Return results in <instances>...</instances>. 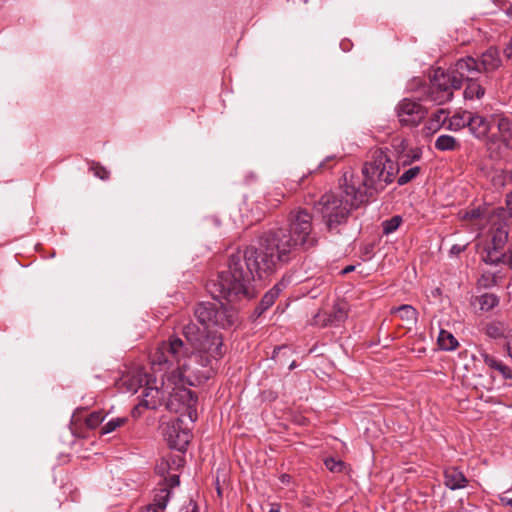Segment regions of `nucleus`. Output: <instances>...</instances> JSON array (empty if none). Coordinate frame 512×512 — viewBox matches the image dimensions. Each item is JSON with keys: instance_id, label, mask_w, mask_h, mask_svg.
<instances>
[{"instance_id": "1", "label": "nucleus", "mask_w": 512, "mask_h": 512, "mask_svg": "<svg viewBox=\"0 0 512 512\" xmlns=\"http://www.w3.org/2000/svg\"><path fill=\"white\" fill-rule=\"evenodd\" d=\"M312 219L308 210L294 208L287 217L288 229H271L260 238L259 247L249 246L232 253L228 269L220 272L217 280L207 286L212 297L231 304L254 298V274L262 277L263 273H272L289 262L299 249L306 250L317 244Z\"/></svg>"}, {"instance_id": "2", "label": "nucleus", "mask_w": 512, "mask_h": 512, "mask_svg": "<svg viewBox=\"0 0 512 512\" xmlns=\"http://www.w3.org/2000/svg\"><path fill=\"white\" fill-rule=\"evenodd\" d=\"M150 363L154 374L161 373L160 387L156 376L148 379L141 389L140 402L133 414L144 407L156 409L165 399L166 408L171 412L188 411L190 422L197 419V397L188 388L204 383L213 376L211 368L200 369L192 362L190 349L183 340L171 336L161 342L150 355Z\"/></svg>"}, {"instance_id": "3", "label": "nucleus", "mask_w": 512, "mask_h": 512, "mask_svg": "<svg viewBox=\"0 0 512 512\" xmlns=\"http://www.w3.org/2000/svg\"><path fill=\"white\" fill-rule=\"evenodd\" d=\"M194 316L202 325L189 322L183 327L186 340L195 350L190 351L192 362L200 369L211 368L213 362L223 356V339L220 334L210 333V327L228 329L238 323V313L233 307H227L221 302H201L194 309Z\"/></svg>"}, {"instance_id": "4", "label": "nucleus", "mask_w": 512, "mask_h": 512, "mask_svg": "<svg viewBox=\"0 0 512 512\" xmlns=\"http://www.w3.org/2000/svg\"><path fill=\"white\" fill-rule=\"evenodd\" d=\"M364 202L365 192L356 191L354 174L346 171L340 191L324 194L315 205V209L321 214L328 230H333L345 223L352 210L357 209Z\"/></svg>"}, {"instance_id": "5", "label": "nucleus", "mask_w": 512, "mask_h": 512, "mask_svg": "<svg viewBox=\"0 0 512 512\" xmlns=\"http://www.w3.org/2000/svg\"><path fill=\"white\" fill-rule=\"evenodd\" d=\"M481 68L477 60L467 56L457 60L448 70L437 68L430 78L429 97L438 104L451 100L453 91L466 81L478 80Z\"/></svg>"}, {"instance_id": "6", "label": "nucleus", "mask_w": 512, "mask_h": 512, "mask_svg": "<svg viewBox=\"0 0 512 512\" xmlns=\"http://www.w3.org/2000/svg\"><path fill=\"white\" fill-rule=\"evenodd\" d=\"M397 169L387 153L382 149L372 152L371 160L362 168L363 178L354 175L356 191L365 192V201L384 190L393 181Z\"/></svg>"}, {"instance_id": "7", "label": "nucleus", "mask_w": 512, "mask_h": 512, "mask_svg": "<svg viewBox=\"0 0 512 512\" xmlns=\"http://www.w3.org/2000/svg\"><path fill=\"white\" fill-rule=\"evenodd\" d=\"M509 224L503 219L493 218L492 226L485 242L481 245V259L489 265L507 264L512 269V257L505 252L508 240Z\"/></svg>"}, {"instance_id": "8", "label": "nucleus", "mask_w": 512, "mask_h": 512, "mask_svg": "<svg viewBox=\"0 0 512 512\" xmlns=\"http://www.w3.org/2000/svg\"><path fill=\"white\" fill-rule=\"evenodd\" d=\"M395 113L402 126L414 127L425 118L427 110L419 102L404 98L396 105Z\"/></svg>"}, {"instance_id": "9", "label": "nucleus", "mask_w": 512, "mask_h": 512, "mask_svg": "<svg viewBox=\"0 0 512 512\" xmlns=\"http://www.w3.org/2000/svg\"><path fill=\"white\" fill-rule=\"evenodd\" d=\"M180 416L171 421L167 426L165 434L168 437L170 445L178 450H183L191 440V432L188 427H184V423L188 417V411L185 408L179 412Z\"/></svg>"}, {"instance_id": "10", "label": "nucleus", "mask_w": 512, "mask_h": 512, "mask_svg": "<svg viewBox=\"0 0 512 512\" xmlns=\"http://www.w3.org/2000/svg\"><path fill=\"white\" fill-rule=\"evenodd\" d=\"M166 484L154 493L153 502L144 507L140 512H164L168 501L171 497V488L179 485V476L176 474L169 475L165 478Z\"/></svg>"}, {"instance_id": "11", "label": "nucleus", "mask_w": 512, "mask_h": 512, "mask_svg": "<svg viewBox=\"0 0 512 512\" xmlns=\"http://www.w3.org/2000/svg\"><path fill=\"white\" fill-rule=\"evenodd\" d=\"M150 375L143 371L141 368H136L121 378V383L125 386L126 391L136 393L139 389L148 383Z\"/></svg>"}, {"instance_id": "12", "label": "nucleus", "mask_w": 512, "mask_h": 512, "mask_svg": "<svg viewBox=\"0 0 512 512\" xmlns=\"http://www.w3.org/2000/svg\"><path fill=\"white\" fill-rule=\"evenodd\" d=\"M484 333L491 339L506 342L512 335V328L504 321L492 320L484 326Z\"/></svg>"}, {"instance_id": "13", "label": "nucleus", "mask_w": 512, "mask_h": 512, "mask_svg": "<svg viewBox=\"0 0 512 512\" xmlns=\"http://www.w3.org/2000/svg\"><path fill=\"white\" fill-rule=\"evenodd\" d=\"M491 118H486L477 113L471 112V120H469V130L478 139H486L491 129Z\"/></svg>"}, {"instance_id": "14", "label": "nucleus", "mask_w": 512, "mask_h": 512, "mask_svg": "<svg viewBox=\"0 0 512 512\" xmlns=\"http://www.w3.org/2000/svg\"><path fill=\"white\" fill-rule=\"evenodd\" d=\"M502 65V59L498 48L491 46L480 57V68L482 72H493Z\"/></svg>"}, {"instance_id": "15", "label": "nucleus", "mask_w": 512, "mask_h": 512, "mask_svg": "<svg viewBox=\"0 0 512 512\" xmlns=\"http://www.w3.org/2000/svg\"><path fill=\"white\" fill-rule=\"evenodd\" d=\"M448 114L444 109H438L425 122L422 132L425 136H431L436 133L447 121Z\"/></svg>"}, {"instance_id": "16", "label": "nucleus", "mask_w": 512, "mask_h": 512, "mask_svg": "<svg viewBox=\"0 0 512 512\" xmlns=\"http://www.w3.org/2000/svg\"><path fill=\"white\" fill-rule=\"evenodd\" d=\"M445 484L451 490L466 486L467 479L463 473L455 467L447 468L444 472Z\"/></svg>"}, {"instance_id": "17", "label": "nucleus", "mask_w": 512, "mask_h": 512, "mask_svg": "<svg viewBox=\"0 0 512 512\" xmlns=\"http://www.w3.org/2000/svg\"><path fill=\"white\" fill-rule=\"evenodd\" d=\"M491 120L496 123L499 134L505 145L507 146L512 136V122L505 116H493Z\"/></svg>"}, {"instance_id": "18", "label": "nucleus", "mask_w": 512, "mask_h": 512, "mask_svg": "<svg viewBox=\"0 0 512 512\" xmlns=\"http://www.w3.org/2000/svg\"><path fill=\"white\" fill-rule=\"evenodd\" d=\"M391 313L396 314L401 320L405 321L407 324H414L417 321L418 312L411 305H401L399 307L393 308Z\"/></svg>"}, {"instance_id": "19", "label": "nucleus", "mask_w": 512, "mask_h": 512, "mask_svg": "<svg viewBox=\"0 0 512 512\" xmlns=\"http://www.w3.org/2000/svg\"><path fill=\"white\" fill-rule=\"evenodd\" d=\"M469 120H471L470 111L456 113L449 119L448 129L457 131L464 127H469Z\"/></svg>"}, {"instance_id": "20", "label": "nucleus", "mask_w": 512, "mask_h": 512, "mask_svg": "<svg viewBox=\"0 0 512 512\" xmlns=\"http://www.w3.org/2000/svg\"><path fill=\"white\" fill-rule=\"evenodd\" d=\"M422 150L419 147H409L406 151L400 150L398 162L402 166L411 165L413 162L420 160Z\"/></svg>"}, {"instance_id": "21", "label": "nucleus", "mask_w": 512, "mask_h": 512, "mask_svg": "<svg viewBox=\"0 0 512 512\" xmlns=\"http://www.w3.org/2000/svg\"><path fill=\"white\" fill-rule=\"evenodd\" d=\"M347 317V305L345 303H337L333 306L330 312L327 324L338 325L343 322Z\"/></svg>"}, {"instance_id": "22", "label": "nucleus", "mask_w": 512, "mask_h": 512, "mask_svg": "<svg viewBox=\"0 0 512 512\" xmlns=\"http://www.w3.org/2000/svg\"><path fill=\"white\" fill-rule=\"evenodd\" d=\"M467 84L464 90L465 99H480L484 93V88L478 83V80L466 81Z\"/></svg>"}, {"instance_id": "23", "label": "nucleus", "mask_w": 512, "mask_h": 512, "mask_svg": "<svg viewBox=\"0 0 512 512\" xmlns=\"http://www.w3.org/2000/svg\"><path fill=\"white\" fill-rule=\"evenodd\" d=\"M438 343L441 349L447 351L454 350L458 346L456 338L450 332L445 330H441L439 332Z\"/></svg>"}, {"instance_id": "24", "label": "nucleus", "mask_w": 512, "mask_h": 512, "mask_svg": "<svg viewBox=\"0 0 512 512\" xmlns=\"http://www.w3.org/2000/svg\"><path fill=\"white\" fill-rule=\"evenodd\" d=\"M457 147V140L450 135H440L435 141V148L440 151H452Z\"/></svg>"}, {"instance_id": "25", "label": "nucleus", "mask_w": 512, "mask_h": 512, "mask_svg": "<svg viewBox=\"0 0 512 512\" xmlns=\"http://www.w3.org/2000/svg\"><path fill=\"white\" fill-rule=\"evenodd\" d=\"M485 363L489 367H491L495 370H498L505 378H507V379L512 378L511 369L507 365H505L503 362H501L500 360H497L494 357L487 356L485 358Z\"/></svg>"}, {"instance_id": "26", "label": "nucleus", "mask_w": 512, "mask_h": 512, "mask_svg": "<svg viewBox=\"0 0 512 512\" xmlns=\"http://www.w3.org/2000/svg\"><path fill=\"white\" fill-rule=\"evenodd\" d=\"M480 310L489 311L498 305L499 300L497 296L490 293H485L478 298Z\"/></svg>"}, {"instance_id": "27", "label": "nucleus", "mask_w": 512, "mask_h": 512, "mask_svg": "<svg viewBox=\"0 0 512 512\" xmlns=\"http://www.w3.org/2000/svg\"><path fill=\"white\" fill-rule=\"evenodd\" d=\"M420 170H421V168L419 166H414V167L409 168L402 175H400L398 177V180H397L398 184L400 186H403V185L409 183L410 181H412L419 175Z\"/></svg>"}, {"instance_id": "28", "label": "nucleus", "mask_w": 512, "mask_h": 512, "mask_svg": "<svg viewBox=\"0 0 512 512\" xmlns=\"http://www.w3.org/2000/svg\"><path fill=\"white\" fill-rule=\"evenodd\" d=\"M127 421L126 417H117L109 420L102 428L101 434H108L115 431L117 428L124 425Z\"/></svg>"}, {"instance_id": "29", "label": "nucleus", "mask_w": 512, "mask_h": 512, "mask_svg": "<svg viewBox=\"0 0 512 512\" xmlns=\"http://www.w3.org/2000/svg\"><path fill=\"white\" fill-rule=\"evenodd\" d=\"M105 415L101 411H94L90 413L86 418L87 427L93 429L103 422Z\"/></svg>"}, {"instance_id": "30", "label": "nucleus", "mask_w": 512, "mask_h": 512, "mask_svg": "<svg viewBox=\"0 0 512 512\" xmlns=\"http://www.w3.org/2000/svg\"><path fill=\"white\" fill-rule=\"evenodd\" d=\"M402 222L400 216H394L389 220L383 222V232L384 234H390L398 229Z\"/></svg>"}, {"instance_id": "31", "label": "nucleus", "mask_w": 512, "mask_h": 512, "mask_svg": "<svg viewBox=\"0 0 512 512\" xmlns=\"http://www.w3.org/2000/svg\"><path fill=\"white\" fill-rule=\"evenodd\" d=\"M324 463L326 468L333 473L342 472L345 466L343 461L337 460L335 458H327L325 459Z\"/></svg>"}, {"instance_id": "32", "label": "nucleus", "mask_w": 512, "mask_h": 512, "mask_svg": "<svg viewBox=\"0 0 512 512\" xmlns=\"http://www.w3.org/2000/svg\"><path fill=\"white\" fill-rule=\"evenodd\" d=\"M91 170L93 171L94 175L101 180H107L110 176V172L104 166L98 163L92 164Z\"/></svg>"}, {"instance_id": "33", "label": "nucleus", "mask_w": 512, "mask_h": 512, "mask_svg": "<svg viewBox=\"0 0 512 512\" xmlns=\"http://www.w3.org/2000/svg\"><path fill=\"white\" fill-rule=\"evenodd\" d=\"M276 296H275V293H271L270 291H268L262 298L261 300V303H260V309H261V312H263L264 310L268 309L270 306L273 305V303L275 302L276 300Z\"/></svg>"}, {"instance_id": "34", "label": "nucleus", "mask_w": 512, "mask_h": 512, "mask_svg": "<svg viewBox=\"0 0 512 512\" xmlns=\"http://www.w3.org/2000/svg\"><path fill=\"white\" fill-rule=\"evenodd\" d=\"M397 156H400V150L406 151L409 148V143L406 139L403 138H395L392 144Z\"/></svg>"}, {"instance_id": "35", "label": "nucleus", "mask_w": 512, "mask_h": 512, "mask_svg": "<svg viewBox=\"0 0 512 512\" xmlns=\"http://www.w3.org/2000/svg\"><path fill=\"white\" fill-rule=\"evenodd\" d=\"M500 501L502 504L512 507V488L501 493Z\"/></svg>"}, {"instance_id": "36", "label": "nucleus", "mask_w": 512, "mask_h": 512, "mask_svg": "<svg viewBox=\"0 0 512 512\" xmlns=\"http://www.w3.org/2000/svg\"><path fill=\"white\" fill-rule=\"evenodd\" d=\"M275 196L276 197H283V193L281 191H276L275 192ZM267 202H269L270 206L271 207H276L278 205V203L280 202V199L279 198H275V199H270L269 197L266 199Z\"/></svg>"}, {"instance_id": "37", "label": "nucleus", "mask_w": 512, "mask_h": 512, "mask_svg": "<svg viewBox=\"0 0 512 512\" xmlns=\"http://www.w3.org/2000/svg\"><path fill=\"white\" fill-rule=\"evenodd\" d=\"M504 348L507 352V355L512 360V335L507 339V341L504 343Z\"/></svg>"}, {"instance_id": "38", "label": "nucleus", "mask_w": 512, "mask_h": 512, "mask_svg": "<svg viewBox=\"0 0 512 512\" xmlns=\"http://www.w3.org/2000/svg\"><path fill=\"white\" fill-rule=\"evenodd\" d=\"M284 286H285L284 283L280 282V283H277L276 285H274V287L272 289H270L269 291L271 293H275V296L278 297L280 292L284 288Z\"/></svg>"}, {"instance_id": "39", "label": "nucleus", "mask_w": 512, "mask_h": 512, "mask_svg": "<svg viewBox=\"0 0 512 512\" xmlns=\"http://www.w3.org/2000/svg\"><path fill=\"white\" fill-rule=\"evenodd\" d=\"M504 53L508 59L512 60V37H511V40L509 41L508 45L504 49Z\"/></svg>"}, {"instance_id": "40", "label": "nucleus", "mask_w": 512, "mask_h": 512, "mask_svg": "<svg viewBox=\"0 0 512 512\" xmlns=\"http://www.w3.org/2000/svg\"><path fill=\"white\" fill-rule=\"evenodd\" d=\"M167 467H168V463H167V462L162 461V462L157 466V471H158V473L163 474V473L166 471Z\"/></svg>"}, {"instance_id": "41", "label": "nucleus", "mask_w": 512, "mask_h": 512, "mask_svg": "<svg viewBox=\"0 0 512 512\" xmlns=\"http://www.w3.org/2000/svg\"><path fill=\"white\" fill-rule=\"evenodd\" d=\"M290 480H291V477H290V475H288V474H282V475L280 476V481H281L282 483H284V484L289 483V482H290Z\"/></svg>"}, {"instance_id": "42", "label": "nucleus", "mask_w": 512, "mask_h": 512, "mask_svg": "<svg viewBox=\"0 0 512 512\" xmlns=\"http://www.w3.org/2000/svg\"><path fill=\"white\" fill-rule=\"evenodd\" d=\"M188 511L187 512H198V507L195 503L193 502H190L188 507H187Z\"/></svg>"}, {"instance_id": "43", "label": "nucleus", "mask_w": 512, "mask_h": 512, "mask_svg": "<svg viewBox=\"0 0 512 512\" xmlns=\"http://www.w3.org/2000/svg\"><path fill=\"white\" fill-rule=\"evenodd\" d=\"M506 204L508 209L512 211V192L507 195Z\"/></svg>"}, {"instance_id": "44", "label": "nucleus", "mask_w": 512, "mask_h": 512, "mask_svg": "<svg viewBox=\"0 0 512 512\" xmlns=\"http://www.w3.org/2000/svg\"><path fill=\"white\" fill-rule=\"evenodd\" d=\"M334 160V156H329L325 159V161L321 162L319 164V168H325L326 167V163L329 162V161H332Z\"/></svg>"}, {"instance_id": "45", "label": "nucleus", "mask_w": 512, "mask_h": 512, "mask_svg": "<svg viewBox=\"0 0 512 512\" xmlns=\"http://www.w3.org/2000/svg\"><path fill=\"white\" fill-rule=\"evenodd\" d=\"M355 269L353 265H349L342 270V274H348Z\"/></svg>"}, {"instance_id": "46", "label": "nucleus", "mask_w": 512, "mask_h": 512, "mask_svg": "<svg viewBox=\"0 0 512 512\" xmlns=\"http://www.w3.org/2000/svg\"><path fill=\"white\" fill-rule=\"evenodd\" d=\"M269 512H280V507L277 504H272Z\"/></svg>"}, {"instance_id": "47", "label": "nucleus", "mask_w": 512, "mask_h": 512, "mask_svg": "<svg viewBox=\"0 0 512 512\" xmlns=\"http://www.w3.org/2000/svg\"><path fill=\"white\" fill-rule=\"evenodd\" d=\"M478 216H479V214H478V212H476V210H473V211L471 212V215H470V217H471V218H476V217H478Z\"/></svg>"}, {"instance_id": "48", "label": "nucleus", "mask_w": 512, "mask_h": 512, "mask_svg": "<svg viewBox=\"0 0 512 512\" xmlns=\"http://www.w3.org/2000/svg\"><path fill=\"white\" fill-rule=\"evenodd\" d=\"M295 364L294 362L291 364L290 369L294 368Z\"/></svg>"}, {"instance_id": "49", "label": "nucleus", "mask_w": 512, "mask_h": 512, "mask_svg": "<svg viewBox=\"0 0 512 512\" xmlns=\"http://www.w3.org/2000/svg\"><path fill=\"white\" fill-rule=\"evenodd\" d=\"M510 178H511V181H512V170L510 171Z\"/></svg>"}, {"instance_id": "50", "label": "nucleus", "mask_w": 512, "mask_h": 512, "mask_svg": "<svg viewBox=\"0 0 512 512\" xmlns=\"http://www.w3.org/2000/svg\"><path fill=\"white\" fill-rule=\"evenodd\" d=\"M511 14H512V8H511Z\"/></svg>"}]
</instances>
